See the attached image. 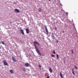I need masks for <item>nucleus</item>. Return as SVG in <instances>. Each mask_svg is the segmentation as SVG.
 <instances>
[{
  "mask_svg": "<svg viewBox=\"0 0 78 78\" xmlns=\"http://www.w3.org/2000/svg\"><path fill=\"white\" fill-rule=\"evenodd\" d=\"M49 70L51 73H52V72H53V70H52V69H51V68H49Z\"/></svg>",
  "mask_w": 78,
  "mask_h": 78,
  "instance_id": "obj_8",
  "label": "nucleus"
},
{
  "mask_svg": "<svg viewBox=\"0 0 78 78\" xmlns=\"http://www.w3.org/2000/svg\"><path fill=\"white\" fill-rule=\"evenodd\" d=\"M72 52L73 54V50H72Z\"/></svg>",
  "mask_w": 78,
  "mask_h": 78,
  "instance_id": "obj_24",
  "label": "nucleus"
},
{
  "mask_svg": "<svg viewBox=\"0 0 78 78\" xmlns=\"http://www.w3.org/2000/svg\"><path fill=\"white\" fill-rule=\"evenodd\" d=\"M49 1H51V0H48Z\"/></svg>",
  "mask_w": 78,
  "mask_h": 78,
  "instance_id": "obj_30",
  "label": "nucleus"
},
{
  "mask_svg": "<svg viewBox=\"0 0 78 78\" xmlns=\"http://www.w3.org/2000/svg\"><path fill=\"white\" fill-rule=\"evenodd\" d=\"M51 37V38H53V40H54V39H55V38H56V37H55V36Z\"/></svg>",
  "mask_w": 78,
  "mask_h": 78,
  "instance_id": "obj_11",
  "label": "nucleus"
},
{
  "mask_svg": "<svg viewBox=\"0 0 78 78\" xmlns=\"http://www.w3.org/2000/svg\"><path fill=\"white\" fill-rule=\"evenodd\" d=\"M29 64L28 63H26L25 64V66L26 67H29Z\"/></svg>",
  "mask_w": 78,
  "mask_h": 78,
  "instance_id": "obj_9",
  "label": "nucleus"
},
{
  "mask_svg": "<svg viewBox=\"0 0 78 78\" xmlns=\"http://www.w3.org/2000/svg\"><path fill=\"white\" fill-rule=\"evenodd\" d=\"M3 63L4 66H8V63L6 62L5 60L3 61Z\"/></svg>",
  "mask_w": 78,
  "mask_h": 78,
  "instance_id": "obj_3",
  "label": "nucleus"
},
{
  "mask_svg": "<svg viewBox=\"0 0 78 78\" xmlns=\"http://www.w3.org/2000/svg\"><path fill=\"white\" fill-rule=\"evenodd\" d=\"M1 42H2V44H3V45H5V43H4L3 42V41H1Z\"/></svg>",
  "mask_w": 78,
  "mask_h": 78,
  "instance_id": "obj_18",
  "label": "nucleus"
},
{
  "mask_svg": "<svg viewBox=\"0 0 78 78\" xmlns=\"http://www.w3.org/2000/svg\"><path fill=\"white\" fill-rule=\"evenodd\" d=\"M74 67H75V69H78V68H77V67H76V66H74Z\"/></svg>",
  "mask_w": 78,
  "mask_h": 78,
  "instance_id": "obj_16",
  "label": "nucleus"
},
{
  "mask_svg": "<svg viewBox=\"0 0 78 78\" xmlns=\"http://www.w3.org/2000/svg\"><path fill=\"white\" fill-rule=\"evenodd\" d=\"M54 36V34H53V33H51V37H52V36Z\"/></svg>",
  "mask_w": 78,
  "mask_h": 78,
  "instance_id": "obj_15",
  "label": "nucleus"
},
{
  "mask_svg": "<svg viewBox=\"0 0 78 78\" xmlns=\"http://www.w3.org/2000/svg\"><path fill=\"white\" fill-rule=\"evenodd\" d=\"M72 73L73 75H75V73H74V71H73V69H72Z\"/></svg>",
  "mask_w": 78,
  "mask_h": 78,
  "instance_id": "obj_13",
  "label": "nucleus"
},
{
  "mask_svg": "<svg viewBox=\"0 0 78 78\" xmlns=\"http://www.w3.org/2000/svg\"><path fill=\"white\" fill-rule=\"evenodd\" d=\"M10 72L11 73H13V70H10Z\"/></svg>",
  "mask_w": 78,
  "mask_h": 78,
  "instance_id": "obj_10",
  "label": "nucleus"
},
{
  "mask_svg": "<svg viewBox=\"0 0 78 78\" xmlns=\"http://www.w3.org/2000/svg\"><path fill=\"white\" fill-rule=\"evenodd\" d=\"M47 78H50V77H49V76H47Z\"/></svg>",
  "mask_w": 78,
  "mask_h": 78,
  "instance_id": "obj_27",
  "label": "nucleus"
},
{
  "mask_svg": "<svg viewBox=\"0 0 78 78\" xmlns=\"http://www.w3.org/2000/svg\"><path fill=\"white\" fill-rule=\"evenodd\" d=\"M39 66L40 67V69H41V66L40 65H39Z\"/></svg>",
  "mask_w": 78,
  "mask_h": 78,
  "instance_id": "obj_21",
  "label": "nucleus"
},
{
  "mask_svg": "<svg viewBox=\"0 0 78 78\" xmlns=\"http://www.w3.org/2000/svg\"><path fill=\"white\" fill-rule=\"evenodd\" d=\"M21 27H20V29H21Z\"/></svg>",
  "mask_w": 78,
  "mask_h": 78,
  "instance_id": "obj_31",
  "label": "nucleus"
},
{
  "mask_svg": "<svg viewBox=\"0 0 78 78\" xmlns=\"http://www.w3.org/2000/svg\"><path fill=\"white\" fill-rule=\"evenodd\" d=\"M51 56L52 57H55V55H54L53 54H52L51 55Z\"/></svg>",
  "mask_w": 78,
  "mask_h": 78,
  "instance_id": "obj_17",
  "label": "nucleus"
},
{
  "mask_svg": "<svg viewBox=\"0 0 78 78\" xmlns=\"http://www.w3.org/2000/svg\"><path fill=\"white\" fill-rule=\"evenodd\" d=\"M45 30L46 31L45 34L47 35H48V29L46 26H45Z\"/></svg>",
  "mask_w": 78,
  "mask_h": 78,
  "instance_id": "obj_2",
  "label": "nucleus"
},
{
  "mask_svg": "<svg viewBox=\"0 0 78 78\" xmlns=\"http://www.w3.org/2000/svg\"><path fill=\"white\" fill-rule=\"evenodd\" d=\"M23 70L24 72H26V70H25V69L24 68V69H23Z\"/></svg>",
  "mask_w": 78,
  "mask_h": 78,
  "instance_id": "obj_22",
  "label": "nucleus"
},
{
  "mask_svg": "<svg viewBox=\"0 0 78 78\" xmlns=\"http://www.w3.org/2000/svg\"><path fill=\"white\" fill-rule=\"evenodd\" d=\"M12 61H13L14 62H16V58H15L14 57H12Z\"/></svg>",
  "mask_w": 78,
  "mask_h": 78,
  "instance_id": "obj_6",
  "label": "nucleus"
},
{
  "mask_svg": "<svg viewBox=\"0 0 78 78\" xmlns=\"http://www.w3.org/2000/svg\"><path fill=\"white\" fill-rule=\"evenodd\" d=\"M60 76L61 77V78H63V77H62V75L61 74V72L60 73Z\"/></svg>",
  "mask_w": 78,
  "mask_h": 78,
  "instance_id": "obj_14",
  "label": "nucleus"
},
{
  "mask_svg": "<svg viewBox=\"0 0 78 78\" xmlns=\"http://www.w3.org/2000/svg\"><path fill=\"white\" fill-rule=\"evenodd\" d=\"M10 22L11 23H12V22Z\"/></svg>",
  "mask_w": 78,
  "mask_h": 78,
  "instance_id": "obj_29",
  "label": "nucleus"
},
{
  "mask_svg": "<svg viewBox=\"0 0 78 78\" xmlns=\"http://www.w3.org/2000/svg\"><path fill=\"white\" fill-rule=\"evenodd\" d=\"M26 31L27 34H28L30 33V31H29V29H26Z\"/></svg>",
  "mask_w": 78,
  "mask_h": 78,
  "instance_id": "obj_7",
  "label": "nucleus"
},
{
  "mask_svg": "<svg viewBox=\"0 0 78 78\" xmlns=\"http://www.w3.org/2000/svg\"><path fill=\"white\" fill-rule=\"evenodd\" d=\"M34 45L35 47V50H36V51L38 55H40V56H41L42 55H41V53H40V52L39 51V49H38V48L37 47V46H36V44H37L38 46L39 45V43L37 42V41H34Z\"/></svg>",
  "mask_w": 78,
  "mask_h": 78,
  "instance_id": "obj_1",
  "label": "nucleus"
},
{
  "mask_svg": "<svg viewBox=\"0 0 78 78\" xmlns=\"http://www.w3.org/2000/svg\"><path fill=\"white\" fill-rule=\"evenodd\" d=\"M55 30H57V28H56V27H55Z\"/></svg>",
  "mask_w": 78,
  "mask_h": 78,
  "instance_id": "obj_23",
  "label": "nucleus"
},
{
  "mask_svg": "<svg viewBox=\"0 0 78 78\" xmlns=\"http://www.w3.org/2000/svg\"><path fill=\"white\" fill-rule=\"evenodd\" d=\"M14 11L15 12H17V13L20 12V11H19V10L17 9H15Z\"/></svg>",
  "mask_w": 78,
  "mask_h": 78,
  "instance_id": "obj_5",
  "label": "nucleus"
},
{
  "mask_svg": "<svg viewBox=\"0 0 78 78\" xmlns=\"http://www.w3.org/2000/svg\"><path fill=\"white\" fill-rule=\"evenodd\" d=\"M66 15H68V12H66Z\"/></svg>",
  "mask_w": 78,
  "mask_h": 78,
  "instance_id": "obj_25",
  "label": "nucleus"
},
{
  "mask_svg": "<svg viewBox=\"0 0 78 78\" xmlns=\"http://www.w3.org/2000/svg\"><path fill=\"white\" fill-rule=\"evenodd\" d=\"M56 56L57 58V59H59V55H58V54H56Z\"/></svg>",
  "mask_w": 78,
  "mask_h": 78,
  "instance_id": "obj_12",
  "label": "nucleus"
},
{
  "mask_svg": "<svg viewBox=\"0 0 78 78\" xmlns=\"http://www.w3.org/2000/svg\"><path fill=\"white\" fill-rule=\"evenodd\" d=\"M20 32L23 35H24L25 34H24V32L23 31V29H20Z\"/></svg>",
  "mask_w": 78,
  "mask_h": 78,
  "instance_id": "obj_4",
  "label": "nucleus"
},
{
  "mask_svg": "<svg viewBox=\"0 0 78 78\" xmlns=\"http://www.w3.org/2000/svg\"><path fill=\"white\" fill-rule=\"evenodd\" d=\"M56 42H57V43H58V42H59V41H58V40H57V41H56Z\"/></svg>",
  "mask_w": 78,
  "mask_h": 78,
  "instance_id": "obj_26",
  "label": "nucleus"
},
{
  "mask_svg": "<svg viewBox=\"0 0 78 78\" xmlns=\"http://www.w3.org/2000/svg\"><path fill=\"white\" fill-rule=\"evenodd\" d=\"M53 51H54V55H55V54H56L55 51V50H54Z\"/></svg>",
  "mask_w": 78,
  "mask_h": 78,
  "instance_id": "obj_19",
  "label": "nucleus"
},
{
  "mask_svg": "<svg viewBox=\"0 0 78 78\" xmlns=\"http://www.w3.org/2000/svg\"><path fill=\"white\" fill-rule=\"evenodd\" d=\"M39 9L40 12H41V8H39Z\"/></svg>",
  "mask_w": 78,
  "mask_h": 78,
  "instance_id": "obj_20",
  "label": "nucleus"
},
{
  "mask_svg": "<svg viewBox=\"0 0 78 78\" xmlns=\"http://www.w3.org/2000/svg\"><path fill=\"white\" fill-rule=\"evenodd\" d=\"M65 32H64V31H63V33H65Z\"/></svg>",
  "mask_w": 78,
  "mask_h": 78,
  "instance_id": "obj_28",
  "label": "nucleus"
}]
</instances>
